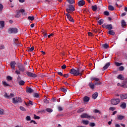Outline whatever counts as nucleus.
I'll return each mask as SVG.
<instances>
[{
  "label": "nucleus",
  "instance_id": "nucleus-3",
  "mask_svg": "<svg viewBox=\"0 0 127 127\" xmlns=\"http://www.w3.org/2000/svg\"><path fill=\"white\" fill-rule=\"evenodd\" d=\"M20 12L21 13H23L24 12V9H21L19 11H16L15 17H20V15H21V14L20 13Z\"/></svg>",
  "mask_w": 127,
  "mask_h": 127
},
{
  "label": "nucleus",
  "instance_id": "nucleus-59",
  "mask_svg": "<svg viewBox=\"0 0 127 127\" xmlns=\"http://www.w3.org/2000/svg\"><path fill=\"white\" fill-rule=\"evenodd\" d=\"M58 75H59L60 76H63V73H62V72H58Z\"/></svg>",
  "mask_w": 127,
  "mask_h": 127
},
{
  "label": "nucleus",
  "instance_id": "nucleus-51",
  "mask_svg": "<svg viewBox=\"0 0 127 127\" xmlns=\"http://www.w3.org/2000/svg\"><path fill=\"white\" fill-rule=\"evenodd\" d=\"M116 110V108L115 107H110L109 108V111H115Z\"/></svg>",
  "mask_w": 127,
  "mask_h": 127
},
{
  "label": "nucleus",
  "instance_id": "nucleus-20",
  "mask_svg": "<svg viewBox=\"0 0 127 127\" xmlns=\"http://www.w3.org/2000/svg\"><path fill=\"white\" fill-rule=\"evenodd\" d=\"M89 121L88 120H82V123L83 125H85V126H87V125H89Z\"/></svg>",
  "mask_w": 127,
  "mask_h": 127
},
{
  "label": "nucleus",
  "instance_id": "nucleus-62",
  "mask_svg": "<svg viewBox=\"0 0 127 127\" xmlns=\"http://www.w3.org/2000/svg\"><path fill=\"white\" fill-rule=\"evenodd\" d=\"M101 82H98V81H96L95 83V84H94V85H101Z\"/></svg>",
  "mask_w": 127,
  "mask_h": 127
},
{
  "label": "nucleus",
  "instance_id": "nucleus-36",
  "mask_svg": "<svg viewBox=\"0 0 127 127\" xmlns=\"http://www.w3.org/2000/svg\"><path fill=\"white\" fill-rule=\"evenodd\" d=\"M98 23L99 24L101 25V24H103V23H104V20L103 19L99 20L98 21Z\"/></svg>",
  "mask_w": 127,
  "mask_h": 127
},
{
  "label": "nucleus",
  "instance_id": "nucleus-10",
  "mask_svg": "<svg viewBox=\"0 0 127 127\" xmlns=\"http://www.w3.org/2000/svg\"><path fill=\"white\" fill-rule=\"evenodd\" d=\"M26 74L28 77H32V78H36L37 77V75L35 74V73H32L30 72H27Z\"/></svg>",
  "mask_w": 127,
  "mask_h": 127
},
{
  "label": "nucleus",
  "instance_id": "nucleus-2",
  "mask_svg": "<svg viewBox=\"0 0 127 127\" xmlns=\"http://www.w3.org/2000/svg\"><path fill=\"white\" fill-rule=\"evenodd\" d=\"M111 103L112 105H118L121 103V100L120 99H112L111 100Z\"/></svg>",
  "mask_w": 127,
  "mask_h": 127
},
{
  "label": "nucleus",
  "instance_id": "nucleus-31",
  "mask_svg": "<svg viewBox=\"0 0 127 127\" xmlns=\"http://www.w3.org/2000/svg\"><path fill=\"white\" fill-rule=\"evenodd\" d=\"M108 9H109V10H114L115 9V8H114V6H113L112 5H109L108 7Z\"/></svg>",
  "mask_w": 127,
  "mask_h": 127
},
{
  "label": "nucleus",
  "instance_id": "nucleus-32",
  "mask_svg": "<svg viewBox=\"0 0 127 127\" xmlns=\"http://www.w3.org/2000/svg\"><path fill=\"white\" fill-rule=\"evenodd\" d=\"M68 2H69L70 4L75 3V0H67Z\"/></svg>",
  "mask_w": 127,
  "mask_h": 127
},
{
  "label": "nucleus",
  "instance_id": "nucleus-4",
  "mask_svg": "<svg viewBox=\"0 0 127 127\" xmlns=\"http://www.w3.org/2000/svg\"><path fill=\"white\" fill-rule=\"evenodd\" d=\"M3 96L6 99H11L14 97V94H13V93H10V95H8V94H7V93L6 92H4V94Z\"/></svg>",
  "mask_w": 127,
  "mask_h": 127
},
{
  "label": "nucleus",
  "instance_id": "nucleus-61",
  "mask_svg": "<svg viewBox=\"0 0 127 127\" xmlns=\"http://www.w3.org/2000/svg\"><path fill=\"white\" fill-rule=\"evenodd\" d=\"M62 69H66V65L64 64L62 66Z\"/></svg>",
  "mask_w": 127,
  "mask_h": 127
},
{
  "label": "nucleus",
  "instance_id": "nucleus-50",
  "mask_svg": "<svg viewBox=\"0 0 127 127\" xmlns=\"http://www.w3.org/2000/svg\"><path fill=\"white\" fill-rule=\"evenodd\" d=\"M31 119L30 117V116H27L26 118V121H31Z\"/></svg>",
  "mask_w": 127,
  "mask_h": 127
},
{
  "label": "nucleus",
  "instance_id": "nucleus-41",
  "mask_svg": "<svg viewBox=\"0 0 127 127\" xmlns=\"http://www.w3.org/2000/svg\"><path fill=\"white\" fill-rule=\"evenodd\" d=\"M20 110H21V111H22L23 112H25V111H26V110H25L24 107L22 106L20 107Z\"/></svg>",
  "mask_w": 127,
  "mask_h": 127
},
{
  "label": "nucleus",
  "instance_id": "nucleus-6",
  "mask_svg": "<svg viewBox=\"0 0 127 127\" xmlns=\"http://www.w3.org/2000/svg\"><path fill=\"white\" fill-rule=\"evenodd\" d=\"M80 118L81 119H94V117H91L86 113H84L81 115Z\"/></svg>",
  "mask_w": 127,
  "mask_h": 127
},
{
  "label": "nucleus",
  "instance_id": "nucleus-39",
  "mask_svg": "<svg viewBox=\"0 0 127 127\" xmlns=\"http://www.w3.org/2000/svg\"><path fill=\"white\" fill-rule=\"evenodd\" d=\"M115 65L116 66H117L118 67H119V66L123 65V64L116 62V63H115Z\"/></svg>",
  "mask_w": 127,
  "mask_h": 127
},
{
  "label": "nucleus",
  "instance_id": "nucleus-14",
  "mask_svg": "<svg viewBox=\"0 0 127 127\" xmlns=\"http://www.w3.org/2000/svg\"><path fill=\"white\" fill-rule=\"evenodd\" d=\"M120 98L121 100H127V94H122L120 95Z\"/></svg>",
  "mask_w": 127,
  "mask_h": 127
},
{
  "label": "nucleus",
  "instance_id": "nucleus-52",
  "mask_svg": "<svg viewBox=\"0 0 127 127\" xmlns=\"http://www.w3.org/2000/svg\"><path fill=\"white\" fill-rule=\"evenodd\" d=\"M2 8H3V6L2 5V4H0V11H1V10H2Z\"/></svg>",
  "mask_w": 127,
  "mask_h": 127
},
{
  "label": "nucleus",
  "instance_id": "nucleus-5",
  "mask_svg": "<svg viewBox=\"0 0 127 127\" xmlns=\"http://www.w3.org/2000/svg\"><path fill=\"white\" fill-rule=\"evenodd\" d=\"M8 33H17V29L16 28H10L8 29Z\"/></svg>",
  "mask_w": 127,
  "mask_h": 127
},
{
  "label": "nucleus",
  "instance_id": "nucleus-9",
  "mask_svg": "<svg viewBox=\"0 0 127 127\" xmlns=\"http://www.w3.org/2000/svg\"><path fill=\"white\" fill-rule=\"evenodd\" d=\"M102 26L104 28H106V29H108L109 30H112L113 29V25L112 24H103Z\"/></svg>",
  "mask_w": 127,
  "mask_h": 127
},
{
  "label": "nucleus",
  "instance_id": "nucleus-24",
  "mask_svg": "<svg viewBox=\"0 0 127 127\" xmlns=\"http://www.w3.org/2000/svg\"><path fill=\"white\" fill-rule=\"evenodd\" d=\"M117 79H119V80H124V76H123V75L122 74H119L118 75V76H117Z\"/></svg>",
  "mask_w": 127,
  "mask_h": 127
},
{
  "label": "nucleus",
  "instance_id": "nucleus-47",
  "mask_svg": "<svg viewBox=\"0 0 127 127\" xmlns=\"http://www.w3.org/2000/svg\"><path fill=\"white\" fill-rule=\"evenodd\" d=\"M4 110L3 109H0V115H3Z\"/></svg>",
  "mask_w": 127,
  "mask_h": 127
},
{
  "label": "nucleus",
  "instance_id": "nucleus-22",
  "mask_svg": "<svg viewBox=\"0 0 127 127\" xmlns=\"http://www.w3.org/2000/svg\"><path fill=\"white\" fill-rule=\"evenodd\" d=\"M98 97V93L95 92L94 93V94L92 95V98L94 100H96V99H97V98Z\"/></svg>",
  "mask_w": 127,
  "mask_h": 127
},
{
  "label": "nucleus",
  "instance_id": "nucleus-45",
  "mask_svg": "<svg viewBox=\"0 0 127 127\" xmlns=\"http://www.w3.org/2000/svg\"><path fill=\"white\" fill-rule=\"evenodd\" d=\"M104 15H109L110 13L108 11H105L104 12Z\"/></svg>",
  "mask_w": 127,
  "mask_h": 127
},
{
  "label": "nucleus",
  "instance_id": "nucleus-35",
  "mask_svg": "<svg viewBox=\"0 0 127 127\" xmlns=\"http://www.w3.org/2000/svg\"><path fill=\"white\" fill-rule=\"evenodd\" d=\"M84 108H82L79 109L78 111H77V113H82V112H84Z\"/></svg>",
  "mask_w": 127,
  "mask_h": 127
},
{
  "label": "nucleus",
  "instance_id": "nucleus-13",
  "mask_svg": "<svg viewBox=\"0 0 127 127\" xmlns=\"http://www.w3.org/2000/svg\"><path fill=\"white\" fill-rule=\"evenodd\" d=\"M66 15L67 16V18L68 19H69V21H71V22H74V20H73V18L71 17V15L68 13H66Z\"/></svg>",
  "mask_w": 127,
  "mask_h": 127
},
{
  "label": "nucleus",
  "instance_id": "nucleus-27",
  "mask_svg": "<svg viewBox=\"0 0 127 127\" xmlns=\"http://www.w3.org/2000/svg\"><path fill=\"white\" fill-rule=\"evenodd\" d=\"M0 27H1L2 28H3V27H4V22L3 21H0Z\"/></svg>",
  "mask_w": 127,
  "mask_h": 127
},
{
  "label": "nucleus",
  "instance_id": "nucleus-42",
  "mask_svg": "<svg viewBox=\"0 0 127 127\" xmlns=\"http://www.w3.org/2000/svg\"><path fill=\"white\" fill-rule=\"evenodd\" d=\"M28 18L29 19V20H34V17L33 16H29Z\"/></svg>",
  "mask_w": 127,
  "mask_h": 127
},
{
  "label": "nucleus",
  "instance_id": "nucleus-53",
  "mask_svg": "<svg viewBox=\"0 0 127 127\" xmlns=\"http://www.w3.org/2000/svg\"><path fill=\"white\" fill-rule=\"evenodd\" d=\"M89 126H90V127H95V123H91L90 124Z\"/></svg>",
  "mask_w": 127,
  "mask_h": 127
},
{
  "label": "nucleus",
  "instance_id": "nucleus-64",
  "mask_svg": "<svg viewBox=\"0 0 127 127\" xmlns=\"http://www.w3.org/2000/svg\"><path fill=\"white\" fill-rule=\"evenodd\" d=\"M115 127H121V126L119 124H116L115 125Z\"/></svg>",
  "mask_w": 127,
  "mask_h": 127
},
{
  "label": "nucleus",
  "instance_id": "nucleus-29",
  "mask_svg": "<svg viewBox=\"0 0 127 127\" xmlns=\"http://www.w3.org/2000/svg\"><path fill=\"white\" fill-rule=\"evenodd\" d=\"M29 105H31V106H32L33 105V102L30 100L29 101V103H26V106H27V107H29Z\"/></svg>",
  "mask_w": 127,
  "mask_h": 127
},
{
  "label": "nucleus",
  "instance_id": "nucleus-44",
  "mask_svg": "<svg viewBox=\"0 0 127 127\" xmlns=\"http://www.w3.org/2000/svg\"><path fill=\"white\" fill-rule=\"evenodd\" d=\"M124 69H125V67H124V66H121L119 67L120 71H124Z\"/></svg>",
  "mask_w": 127,
  "mask_h": 127
},
{
  "label": "nucleus",
  "instance_id": "nucleus-7",
  "mask_svg": "<svg viewBox=\"0 0 127 127\" xmlns=\"http://www.w3.org/2000/svg\"><path fill=\"white\" fill-rule=\"evenodd\" d=\"M22 101L21 100V98L18 97L16 100L15 98H12V103L13 104H17L18 103H21Z\"/></svg>",
  "mask_w": 127,
  "mask_h": 127
},
{
  "label": "nucleus",
  "instance_id": "nucleus-48",
  "mask_svg": "<svg viewBox=\"0 0 127 127\" xmlns=\"http://www.w3.org/2000/svg\"><path fill=\"white\" fill-rule=\"evenodd\" d=\"M61 91H62V92H64V93H66V92H67V90H66V89L64 88H62L61 89Z\"/></svg>",
  "mask_w": 127,
  "mask_h": 127
},
{
  "label": "nucleus",
  "instance_id": "nucleus-38",
  "mask_svg": "<svg viewBox=\"0 0 127 127\" xmlns=\"http://www.w3.org/2000/svg\"><path fill=\"white\" fill-rule=\"evenodd\" d=\"M34 98H39V94L37 93H35L34 94Z\"/></svg>",
  "mask_w": 127,
  "mask_h": 127
},
{
  "label": "nucleus",
  "instance_id": "nucleus-57",
  "mask_svg": "<svg viewBox=\"0 0 127 127\" xmlns=\"http://www.w3.org/2000/svg\"><path fill=\"white\" fill-rule=\"evenodd\" d=\"M88 35H89V36H94V35H93V33L90 32L88 33Z\"/></svg>",
  "mask_w": 127,
  "mask_h": 127
},
{
  "label": "nucleus",
  "instance_id": "nucleus-54",
  "mask_svg": "<svg viewBox=\"0 0 127 127\" xmlns=\"http://www.w3.org/2000/svg\"><path fill=\"white\" fill-rule=\"evenodd\" d=\"M121 87H123V88H124L125 89H127V86L126 84L121 85Z\"/></svg>",
  "mask_w": 127,
  "mask_h": 127
},
{
  "label": "nucleus",
  "instance_id": "nucleus-12",
  "mask_svg": "<svg viewBox=\"0 0 127 127\" xmlns=\"http://www.w3.org/2000/svg\"><path fill=\"white\" fill-rule=\"evenodd\" d=\"M18 68L21 72H24V65L20 64L18 65Z\"/></svg>",
  "mask_w": 127,
  "mask_h": 127
},
{
  "label": "nucleus",
  "instance_id": "nucleus-60",
  "mask_svg": "<svg viewBox=\"0 0 127 127\" xmlns=\"http://www.w3.org/2000/svg\"><path fill=\"white\" fill-rule=\"evenodd\" d=\"M44 103H46V104H48V103H49L48 100H47V99H44Z\"/></svg>",
  "mask_w": 127,
  "mask_h": 127
},
{
  "label": "nucleus",
  "instance_id": "nucleus-30",
  "mask_svg": "<svg viewBox=\"0 0 127 127\" xmlns=\"http://www.w3.org/2000/svg\"><path fill=\"white\" fill-rule=\"evenodd\" d=\"M121 23H122V25L123 27H124V26H126V25H127V23H126V21H125V20H122Z\"/></svg>",
  "mask_w": 127,
  "mask_h": 127
},
{
  "label": "nucleus",
  "instance_id": "nucleus-18",
  "mask_svg": "<svg viewBox=\"0 0 127 127\" xmlns=\"http://www.w3.org/2000/svg\"><path fill=\"white\" fill-rule=\"evenodd\" d=\"M89 86L90 89H92V90L95 89V84L93 83L92 82L89 83Z\"/></svg>",
  "mask_w": 127,
  "mask_h": 127
},
{
  "label": "nucleus",
  "instance_id": "nucleus-58",
  "mask_svg": "<svg viewBox=\"0 0 127 127\" xmlns=\"http://www.w3.org/2000/svg\"><path fill=\"white\" fill-rule=\"evenodd\" d=\"M33 50H34V47H32L30 48L29 49V51H30V52L33 51Z\"/></svg>",
  "mask_w": 127,
  "mask_h": 127
},
{
  "label": "nucleus",
  "instance_id": "nucleus-15",
  "mask_svg": "<svg viewBox=\"0 0 127 127\" xmlns=\"http://www.w3.org/2000/svg\"><path fill=\"white\" fill-rule=\"evenodd\" d=\"M110 65H111V64L110 63H107L103 67L102 71H105V70H107V68L110 67Z\"/></svg>",
  "mask_w": 127,
  "mask_h": 127
},
{
  "label": "nucleus",
  "instance_id": "nucleus-34",
  "mask_svg": "<svg viewBox=\"0 0 127 127\" xmlns=\"http://www.w3.org/2000/svg\"><path fill=\"white\" fill-rule=\"evenodd\" d=\"M25 82L23 80H21L19 81V84L20 86H23L25 84Z\"/></svg>",
  "mask_w": 127,
  "mask_h": 127
},
{
  "label": "nucleus",
  "instance_id": "nucleus-33",
  "mask_svg": "<svg viewBox=\"0 0 127 127\" xmlns=\"http://www.w3.org/2000/svg\"><path fill=\"white\" fill-rule=\"evenodd\" d=\"M46 111L48 112V113H52V112H53V110L50 108L46 109Z\"/></svg>",
  "mask_w": 127,
  "mask_h": 127
},
{
  "label": "nucleus",
  "instance_id": "nucleus-21",
  "mask_svg": "<svg viewBox=\"0 0 127 127\" xmlns=\"http://www.w3.org/2000/svg\"><path fill=\"white\" fill-rule=\"evenodd\" d=\"M32 92H33V90H32V89L31 88L28 87L26 89V93H29V94H31V93H32Z\"/></svg>",
  "mask_w": 127,
  "mask_h": 127
},
{
  "label": "nucleus",
  "instance_id": "nucleus-11",
  "mask_svg": "<svg viewBox=\"0 0 127 127\" xmlns=\"http://www.w3.org/2000/svg\"><path fill=\"white\" fill-rule=\"evenodd\" d=\"M16 64V63L14 61L11 62L10 63V65L11 68V69H12V70H15Z\"/></svg>",
  "mask_w": 127,
  "mask_h": 127
},
{
  "label": "nucleus",
  "instance_id": "nucleus-17",
  "mask_svg": "<svg viewBox=\"0 0 127 127\" xmlns=\"http://www.w3.org/2000/svg\"><path fill=\"white\" fill-rule=\"evenodd\" d=\"M120 108L122 109H126L127 108V104L126 103L123 102L120 105Z\"/></svg>",
  "mask_w": 127,
  "mask_h": 127
},
{
  "label": "nucleus",
  "instance_id": "nucleus-46",
  "mask_svg": "<svg viewBox=\"0 0 127 127\" xmlns=\"http://www.w3.org/2000/svg\"><path fill=\"white\" fill-rule=\"evenodd\" d=\"M7 80H8V81H11V80H12V77L10 76H8L7 77Z\"/></svg>",
  "mask_w": 127,
  "mask_h": 127
},
{
  "label": "nucleus",
  "instance_id": "nucleus-8",
  "mask_svg": "<svg viewBox=\"0 0 127 127\" xmlns=\"http://www.w3.org/2000/svg\"><path fill=\"white\" fill-rule=\"evenodd\" d=\"M75 10V8H74V6L72 5H69L68 6V8L66 9V11L68 13H70L71 11H74Z\"/></svg>",
  "mask_w": 127,
  "mask_h": 127
},
{
  "label": "nucleus",
  "instance_id": "nucleus-49",
  "mask_svg": "<svg viewBox=\"0 0 127 127\" xmlns=\"http://www.w3.org/2000/svg\"><path fill=\"white\" fill-rule=\"evenodd\" d=\"M58 109L59 110V112H61L62 111H63V108H62V107L60 106L58 107Z\"/></svg>",
  "mask_w": 127,
  "mask_h": 127
},
{
  "label": "nucleus",
  "instance_id": "nucleus-1",
  "mask_svg": "<svg viewBox=\"0 0 127 127\" xmlns=\"http://www.w3.org/2000/svg\"><path fill=\"white\" fill-rule=\"evenodd\" d=\"M70 73L72 75H75V76H79V75L82 76L83 75V73L80 71V69L79 68H77L76 70L74 68H72L70 70Z\"/></svg>",
  "mask_w": 127,
  "mask_h": 127
},
{
  "label": "nucleus",
  "instance_id": "nucleus-37",
  "mask_svg": "<svg viewBox=\"0 0 127 127\" xmlns=\"http://www.w3.org/2000/svg\"><path fill=\"white\" fill-rule=\"evenodd\" d=\"M20 72L19 69H16L15 70V73L17 74V75H20Z\"/></svg>",
  "mask_w": 127,
  "mask_h": 127
},
{
  "label": "nucleus",
  "instance_id": "nucleus-16",
  "mask_svg": "<svg viewBox=\"0 0 127 127\" xmlns=\"http://www.w3.org/2000/svg\"><path fill=\"white\" fill-rule=\"evenodd\" d=\"M78 4L79 6H83V5H84V4H85V1H84L83 0H80L78 2Z\"/></svg>",
  "mask_w": 127,
  "mask_h": 127
},
{
  "label": "nucleus",
  "instance_id": "nucleus-28",
  "mask_svg": "<svg viewBox=\"0 0 127 127\" xmlns=\"http://www.w3.org/2000/svg\"><path fill=\"white\" fill-rule=\"evenodd\" d=\"M91 8L92 10H93V11H96V10H97V5H92L91 7Z\"/></svg>",
  "mask_w": 127,
  "mask_h": 127
},
{
  "label": "nucleus",
  "instance_id": "nucleus-23",
  "mask_svg": "<svg viewBox=\"0 0 127 127\" xmlns=\"http://www.w3.org/2000/svg\"><path fill=\"white\" fill-rule=\"evenodd\" d=\"M117 118L118 120H119V121H122L125 118V116L123 115H118L117 116Z\"/></svg>",
  "mask_w": 127,
  "mask_h": 127
},
{
  "label": "nucleus",
  "instance_id": "nucleus-25",
  "mask_svg": "<svg viewBox=\"0 0 127 127\" xmlns=\"http://www.w3.org/2000/svg\"><path fill=\"white\" fill-rule=\"evenodd\" d=\"M84 102H89L90 101V98L88 97L87 96H85L83 98Z\"/></svg>",
  "mask_w": 127,
  "mask_h": 127
},
{
  "label": "nucleus",
  "instance_id": "nucleus-56",
  "mask_svg": "<svg viewBox=\"0 0 127 127\" xmlns=\"http://www.w3.org/2000/svg\"><path fill=\"white\" fill-rule=\"evenodd\" d=\"M93 113H95V114H97V113H99V110L95 109L93 111Z\"/></svg>",
  "mask_w": 127,
  "mask_h": 127
},
{
  "label": "nucleus",
  "instance_id": "nucleus-55",
  "mask_svg": "<svg viewBox=\"0 0 127 127\" xmlns=\"http://www.w3.org/2000/svg\"><path fill=\"white\" fill-rule=\"evenodd\" d=\"M63 76H64V77L65 78H68V77H69V74H64Z\"/></svg>",
  "mask_w": 127,
  "mask_h": 127
},
{
  "label": "nucleus",
  "instance_id": "nucleus-19",
  "mask_svg": "<svg viewBox=\"0 0 127 127\" xmlns=\"http://www.w3.org/2000/svg\"><path fill=\"white\" fill-rule=\"evenodd\" d=\"M102 46L104 49H108L109 48V44H102Z\"/></svg>",
  "mask_w": 127,
  "mask_h": 127
},
{
  "label": "nucleus",
  "instance_id": "nucleus-63",
  "mask_svg": "<svg viewBox=\"0 0 127 127\" xmlns=\"http://www.w3.org/2000/svg\"><path fill=\"white\" fill-rule=\"evenodd\" d=\"M125 15H127L126 12H124L121 14V16H125Z\"/></svg>",
  "mask_w": 127,
  "mask_h": 127
},
{
  "label": "nucleus",
  "instance_id": "nucleus-40",
  "mask_svg": "<svg viewBox=\"0 0 127 127\" xmlns=\"http://www.w3.org/2000/svg\"><path fill=\"white\" fill-rule=\"evenodd\" d=\"M2 83L3 84V85H4V86H9V84H7V83H6V82L5 81H2Z\"/></svg>",
  "mask_w": 127,
  "mask_h": 127
},
{
  "label": "nucleus",
  "instance_id": "nucleus-26",
  "mask_svg": "<svg viewBox=\"0 0 127 127\" xmlns=\"http://www.w3.org/2000/svg\"><path fill=\"white\" fill-rule=\"evenodd\" d=\"M108 34H110V35H115L116 34V33L113 30H109L108 32Z\"/></svg>",
  "mask_w": 127,
  "mask_h": 127
},
{
  "label": "nucleus",
  "instance_id": "nucleus-43",
  "mask_svg": "<svg viewBox=\"0 0 127 127\" xmlns=\"http://www.w3.org/2000/svg\"><path fill=\"white\" fill-rule=\"evenodd\" d=\"M34 118L35 120H39V119H40V117L39 116H37L35 115H34Z\"/></svg>",
  "mask_w": 127,
  "mask_h": 127
}]
</instances>
